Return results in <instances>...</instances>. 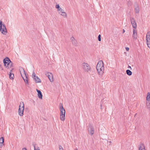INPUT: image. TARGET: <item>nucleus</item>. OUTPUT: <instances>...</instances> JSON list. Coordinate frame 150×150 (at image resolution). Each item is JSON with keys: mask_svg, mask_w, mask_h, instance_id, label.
Listing matches in <instances>:
<instances>
[{"mask_svg": "<svg viewBox=\"0 0 150 150\" xmlns=\"http://www.w3.org/2000/svg\"><path fill=\"white\" fill-rule=\"evenodd\" d=\"M96 69L98 74L100 76H102L104 70L103 62L102 60L98 61Z\"/></svg>", "mask_w": 150, "mask_h": 150, "instance_id": "nucleus-1", "label": "nucleus"}, {"mask_svg": "<svg viewBox=\"0 0 150 150\" xmlns=\"http://www.w3.org/2000/svg\"><path fill=\"white\" fill-rule=\"evenodd\" d=\"M81 67L83 71L86 73H89L91 70L90 65L87 63L83 62L81 64Z\"/></svg>", "mask_w": 150, "mask_h": 150, "instance_id": "nucleus-2", "label": "nucleus"}, {"mask_svg": "<svg viewBox=\"0 0 150 150\" xmlns=\"http://www.w3.org/2000/svg\"><path fill=\"white\" fill-rule=\"evenodd\" d=\"M60 119L61 120L64 121L65 120V111L63 107L62 104L60 103Z\"/></svg>", "mask_w": 150, "mask_h": 150, "instance_id": "nucleus-3", "label": "nucleus"}, {"mask_svg": "<svg viewBox=\"0 0 150 150\" xmlns=\"http://www.w3.org/2000/svg\"><path fill=\"white\" fill-rule=\"evenodd\" d=\"M4 66L8 69H9L12 67V63L8 58H6L3 60Z\"/></svg>", "mask_w": 150, "mask_h": 150, "instance_id": "nucleus-4", "label": "nucleus"}, {"mask_svg": "<svg viewBox=\"0 0 150 150\" xmlns=\"http://www.w3.org/2000/svg\"><path fill=\"white\" fill-rule=\"evenodd\" d=\"M0 31L1 33L6 35L7 33V30L4 24L2 23L1 21H0Z\"/></svg>", "mask_w": 150, "mask_h": 150, "instance_id": "nucleus-5", "label": "nucleus"}, {"mask_svg": "<svg viewBox=\"0 0 150 150\" xmlns=\"http://www.w3.org/2000/svg\"><path fill=\"white\" fill-rule=\"evenodd\" d=\"M19 71L21 75L25 82H28L27 75L24 69L22 67H20Z\"/></svg>", "mask_w": 150, "mask_h": 150, "instance_id": "nucleus-6", "label": "nucleus"}, {"mask_svg": "<svg viewBox=\"0 0 150 150\" xmlns=\"http://www.w3.org/2000/svg\"><path fill=\"white\" fill-rule=\"evenodd\" d=\"M24 109V104L23 102H21L19 106V108L18 110L19 115L20 116L23 115V112Z\"/></svg>", "mask_w": 150, "mask_h": 150, "instance_id": "nucleus-7", "label": "nucleus"}, {"mask_svg": "<svg viewBox=\"0 0 150 150\" xmlns=\"http://www.w3.org/2000/svg\"><path fill=\"white\" fill-rule=\"evenodd\" d=\"M45 74L48 77L51 82H52L54 81L53 74L51 73L47 72Z\"/></svg>", "mask_w": 150, "mask_h": 150, "instance_id": "nucleus-8", "label": "nucleus"}, {"mask_svg": "<svg viewBox=\"0 0 150 150\" xmlns=\"http://www.w3.org/2000/svg\"><path fill=\"white\" fill-rule=\"evenodd\" d=\"M146 40L147 45L148 47L150 48V32H148L147 33Z\"/></svg>", "mask_w": 150, "mask_h": 150, "instance_id": "nucleus-9", "label": "nucleus"}, {"mask_svg": "<svg viewBox=\"0 0 150 150\" xmlns=\"http://www.w3.org/2000/svg\"><path fill=\"white\" fill-rule=\"evenodd\" d=\"M88 130L89 133L91 135H92L94 134V129L93 126L92 125H90L89 126Z\"/></svg>", "mask_w": 150, "mask_h": 150, "instance_id": "nucleus-10", "label": "nucleus"}, {"mask_svg": "<svg viewBox=\"0 0 150 150\" xmlns=\"http://www.w3.org/2000/svg\"><path fill=\"white\" fill-rule=\"evenodd\" d=\"M130 20L132 24V27L134 28V29L136 28L137 27V23L134 19V18H130Z\"/></svg>", "mask_w": 150, "mask_h": 150, "instance_id": "nucleus-11", "label": "nucleus"}, {"mask_svg": "<svg viewBox=\"0 0 150 150\" xmlns=\"http://www.w3.org/2000/svg\"><path fill=\"white\" fill-rule=\"evenodd\" d=\"M58 11L59 12V13L64 17H66L67 16V15L66 13L64 12V10L61 8H60V9H59V11Z\"/></svg>", "mask_w": 150, "mask_h": 150, "instance_id": "nucleus-12", "label": "nucleus"}, {"mask_svg": "<svg viewBox=\"0 0 150 150\" xmlns=\"http://www.w3.org/2000/svg\"><path fill=\"white\" fill-rule=\"evenodd\" d=\"M133 38L134 39H136L137 38V30L135 29H133Z\"/></svg>", "mask_w": 150, "mask_h": 150, "instance_id": "nucleus-13", "label": "nucleus"}, {"mask_svg": "<svg viewBox=\"0 0 150 150\" xmlns=\"http://www.w3.org/2000/svg\"><path fill=\"white\" fill-rule=\"evenodd\" d=\"M134 10L136 13H138L140 11V9L138 5L137 4L135 5Z\"/></svg>", "mask_w": 150, "mask_h": 150, "instance_id": "nucleus-14", "label": "nucleus"}, {"mask_svg": "<svg viewBox=\"0 0 150 150\" xmlns=\"http://www.w3.org/2000/svg\"><path fill=\"white\" fill-rule=\"evenodd\" d=\"M13 69H12L10 71L9 74L10 78L11 79H13L14 78V75L12 73Z\"/></svg>", "mask_w": 150, "mask_h": 150, "instance_id": "nucleus-15", "label": "nucleus"}, {"mask_svg": "<svg viewBox=\"0 0 150 150\" xmlns=\"http://www.w3.org/2000/svg\"><path fill=\"white\" fill-rule=\"evenodd\" d=\"M139 150H146L144 145L141 144L139 146Z\"/></svg>", "mask_w": 150, "mask_h": 150, "instance_id": "nucleus-16", "label": "nucleus"}, {"mask_svg": "<svg viewBox=\"0 0 150 150\" xmlns=\"http://www.w3.org/2000/svg\"><path fill=\"white\" fill-rule=\"evenodd\" d=\"M4 139L3 137L0 138V147H2L4 145Z\"/></svg>", "mask_w": 150, "mask_h": 150, "instance_id": "nucleus-17", "label": "nucleus"}, {"mask_svg": "<svg viewBox=\"0 0 150 150\" xmlns=\"http://www.w3.org/2000/svg\"><path fill=\"white\" fill-rule=\"evenodd\" d=\"M32 77L33 79L35 80L36 83H37L38 81L37 80L38 79V77L36 76H35V74L34 72H33L32 75Z\"/></svg>", "mask_w": 150, "mask_h": 150, "instance_id": "nucleus-18", "label": "nucleus"}, {"mask_svg": "<svg viewBox=\"0 0 150 150\" xmlns=\"http://www.w3.org/2000/svg\"><path fill=\"white\" fill-rule=\"evenodd\" d=\"M38 98L40 99H42V95L40 90H38Z\"/></svg>", "mask_w": 150, "mask_h": 150, "instance_id": "nucleus-19", "label": "nucleus"}, {"mask_svg": "<svg viewBox=\"0 0 150 150\" xmlns=\"http://www.w3.org/2000/svg\"><path fill=\"white\" fill-rule=\"evenodd\" d=\"M146 100L147 102L150 101V93L148 92L147 93V96L146 97Z\"/></svg>", "mask_w": 150, "mask_h": 150, "instance_id": "nucleus-20", "label": "nucleus"}, {"mask_svg": "<svg viewBox=\"0 0 150 150\" xmlns=\"http://www.w3.org/2000/svg\"><path fill=\"white\" fill-rule=\"evenodd\" d=\"M126 72L127 74L129 76L132 75V72L129 70V69L127 70L126 71Z\"/></svg>", "mask_w": 150, "mask_h": 150, "instance_id": "nucleus-21", "label": "nucleus"}, {"mask_svg": "<svg viewBox=\"0 0 150 150\" xmlns=\"http://www.w3.org/2000/svg\"><path fill=\"white\" fill-rule=\"evenodd\" d=\"M146 105L147 108L149 109V111H150V101L147 102Z\"/></svg>", "mask_w": 150, "mask_h": 150, "instance_id": "nucleus-22", "label": "nucleus"}, {"mask_svg": "<svg viewBox=\"0 0 150 150\" xmlns=\"http://www.w3.org/2000/svg\"><path fill=\"white\" fill-rule=\"evenodd\" d=\"M71 42L73 45L75 46H77V42L76 41V40L73 41Z\"/></svg>", "mask_w": 150, "mask_h": 150, "instance_id": "nucleus-23", "label": "nucleus"}, {"mask_svg": "<svg viewBox=\"0 0 150 150\" xmlns=\"http://www.w3.org/2000/svg\"><path fill=\"white\" fill-rule=\"evenodd\" d=\"M56 8L57 9V11H59V9H60L61 8L60 7L59 4L56 5L55 6Z\"/></svg>", "mask_w": 150, "mask_h": 150, "instance_id": "nucleus-24", "label": "nucleus"}, {"mask_svg": "<svg viewBox=\"0 0 150 150\" xmlns=\"http://www.w3.org/2000/svg\"><path fill=\"white\" fill-rule=\"evenodd\" d=\"M98 40L99 41H100L101 40V35H99L98 37Z\"/></svg>", "mask_w": 150, "mask_h": 150, "instance_id": "nucleus-25", "label": "nucleus"}, {"mask_svg": "<svg viewBox=\"0 0 150 150\" xmlns=\"http://www.w3.org/2000/svg\"><path fill=\"white\" fill-rule=\"evenodd\" d=\"M59 150H64L62 147L61 145L59 146Z\"/></svg>", "mask_w": 150, "mask_h": 150, "instance_id": "nucleus-26", "label": "nucleus"}, {"mask_svg": "<svg viewBox=\"0 0 150 150\" xmlns=\"http://www.w3.org/2000/svg\"><path fill=\"white\" fill-rule=\"evenodd\" d=\"M71 41L72 42L73 41L75 40V39L74 37H72L71 38Z\"/></svg>", "mask_w": 150, "mask_h": 150, "instance_id": "nucleus-27", "label": "nucleus"}, {"mask_svg": "<svg viewBox=\"0 0 150 150\" xmlns=\"http://www.w3.org/2000/svg\"><path fill=\"white\" fill-rule=\"evenodd\" d=\"M125 49L127 51H128L129 50V48L128 47H126Z\"/></svg>", "mask_w": 150, "mask_h": 150, "instance_id": "nucleus-28", "label": "nucleus"}, {"mask_svg": "<svg viewBox=\"0 0 150 150\" xmlns=\"http://www.w3.org/2000/svg\"><path fill=\"white\" fill-rule=\"evenodd\" d=\"M41 81L40 79L38 78V82H41Z\"/></svg>", "mask_w": 150, "mask_h": 150, "instance_id": "nucleus-29", "label": "nucleus"}, {"mask_svg": "<svg viewBox=\"0 0 150 150\" xmlns=\"http://www.w3.org/2000/svg\"><path fill=\"white\" fill-rule=\"evenodd\" d=\"M128 68L130 69L131 70L132 69V68L131 67L129 66H128Z\"/></svg>", "mask_w": 150, "mask_h": 150, "instance_id": "nucleus-30", "label": "nucleus"}, {"mask_svg": "<svg viewBox=\"0 0 150 150\" xmlns=\"http://www.w3.org/2000/svg\"><path fill=\"white\" fill-rule=\"evenodd\" d=\"M22 150H27L25 148H23L22 149Z\"/></svg>", "mask_w": 150, "mask_h": 150, "instance_id": "nucleus-31", "label": "nucleus"}, {"mask_svg": "<svg viewBox=\"0 0 150 150\" xmlns=\"http://www.w3.org/2000/svg\"><path fill=\"white\" fill-rule=\"evenodd\" d=\"M128 4H129L130 5V4H131V1H129L128 2Z\"/></svg>", "mask_w": 150, "mask_h": 150, "instance_id": "nucleus-32", "label": "nucleus"}, {"mask_svg": "<svg viewBox=\"0 0 150 150\" xmlns=\"http://www.w3.org/2000/svg\"><path fill=\"white\" fill-rule=\"evenodd\" d=\"M34 150H37V149H35V145L34 146Z\"/></svg>", "mask_w": 150, "mask_h": 150, "instance_id": "nucleus-33", "label": "nucleus"}, {"mask_svg": "<svg viewBox=\"0 0 150 150\" xmlns=\"http://www.w3.org/2000/svg\"><path fill=\"white\" fill-rule=\"evenodd\" d=\"M123 33H124L125 32V30L123 29Z\"/></svg>", "mask_w": 150, "mask_h": 150, "instance_id": "nucleus-34", "label": "nucleus"}, {"mask_svg": "<svg viewBox=\"0 0 150 150\" xmlns=\"http://www.w3.org/2000/svg\"><path fill=\"white\" fill-rule=\"evenodd\" d=\"M108 142H109L110 143H111V141H108Z\"/></svg>", "mask_w": 150, "mask_h": 150, "instance_id": "nucleus-35", "label": "nucleus"}, {"mask_svg": "<svg viewBox=\"0 0 150 150\" xmlns=\"http://www.w3.org/2000/svg\"><path fill=\"white\" fill-rule=\"evenodd\" d=\"M0 68H2V66L0 64Z\"/></svg>", "mask_w": 150, "mask_h": 150, "instance_id": "nucleus-36", "label": "nucleus"}, {"mask_svg": "<svg viewBox=\"0 0 150 150\" xmlns=\"http://www.w3.org/2000/svg\"><path fill=\"white\" fill-rule=\"evenodd\" d=\"M2 70H3V68L2 67V68H0Z\"/></svg>", "mask_w": 150, "mask_h": 150, "instance_id": "nucleus-37", "label": "nucleus"}, {"mask_svg": "<svg viewBox=\"0 0 150 150\" xmlns=\"http://www.w3.org/2000/svg\"><path fill=\"white\" fill-rule=\"evenodd\" d=\"M74 150H78L77 148H76L74 149Z\"/></svg>", "mask_w": 150, "mask_h": 150, "instance_id": "nucleus-38", "label": "nucleus"}, {"mask_svg": "<svg viewBox=\"0 0 150 150\" xmlns=\"http://www.w3.org/2000/svg\"><path fill=\"white\" fill-rule=\"evenodd\" d=\"M36 90L37 91V92H38V90L37 89H36Z\"/></svg>", "mask_w": 150, "mask_h": 150, "instance_id": "nucleus-39", "label": "nucleus"}, {"mask_svg": "<svg viewBox=\"0 0 150 150\" xmlns=\"http://www.w3.org/2000/svg\"><path fill=\"white\" fill-rule=\"evenodd\" d=\"M36 90L37 91V92H38V90L37 89H36Z\"/></svg>", "mask_w": 150, "mask_h": 150, "instance_id": "nucleus-40", "label": "nucleus"}, {"mask_svg": "<svg viewBox=\"0 0 150 150\" xmlns=\"http://www.w3.org/2000/svg\"><path fill=\"white\" fill-rule=\"evenodd\" d=\"M102 107V105L101 104V105H100V107L101 108Z\"/></svg>", "mask_w": 150, "mask_h": 150, "instance_id": "nucleus-41", "label": "nucleus"}, {"mask_svg": "<svg viewBox=\"0 0 150 150\" xmlns=\"http://www.w3.org/2000/svg\"><path fill=\"white\" fill-rule=\"evenodd\" d=\"M38 150H40V149H38Z\"/></svg>", "mask_w": 150, "mask_h": 150, "instance_id": "nucleus-42", "label": "nucleus"}]
</instances>
